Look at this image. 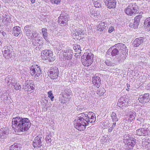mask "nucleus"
<instances>
[{"instance_id": "obj_1", "label": "nucleus", "mask_w": 150, "mask_h": 150, "mask_svg": "<svg viewBox=\"0 0 150 150\" xmlns=\"http://www.w3.org/2000/svg\"><path fill=\"white\" fill-rule=\"evenodd\" d=\"M96 120L95 114L92 112L82 113L78 115L75 120L74 125L80 131L85 130L89 123H94Z\"/></svg>"}, {"instance_id": "obj_2", "label": "nucleus", "mask_w": 150, "mask_h": 150, "mask_svg": "<svg viewBox=\"0 0 150 150\" xmlns=\"http://www.w3.org/2000/svg\"><path fill=\"white\" fill-rule=\"evenodd\" d=\"M31 123L30 120L27 118H23L21 121L20 124L17 128V132L27 131L31 126Z\"/></svg>"}, {"instance_id": "obj_3", "label": "nucleus", "mask_w": 150, "mask_h": 150, "mask_svg": "<svg viewBox=\"0 0 150 150\" xmlns=\"http://www.w3.org/2000/svg\"><path fill=\"white\" fill-rule=\"evenodd\" d=\"M128 135L125 134L124 136V142L125 147L128 149H132L136 143V139L132 137L128 136Z\"/></svg>"}, {"instance_id": "obj_4", "label": "nucleus", "mask_w": 150, "mask_h": 150, "mask_svg": "<svg viewBox=\"0 0 150 150\" xmlns=\"http://www.w3.org/2000/svg\"><path fill=\"white\" fill-rule=\"evenodd\" d=\"M93 55L91 53H84L82 56L81 60L83 64L87 67L90 65L93 62Z\"/></svg>"}, {"instance_id": "obj_5", "label": "nucleus", "mask_w": 150, "mask_h": 150, "mask_svg": "<svg viewBox=\"0 0 150 150\" xmlns=\"http://www.w3.org/2000/svg\"><path fill=\"white\" fill-rule=\"evenodd\" d=\"M34 26L31 25H27L24 28L23 33L29 39L34 38L36 32L33 33L34 30Z\"/></svg>"}, {"instance_id": "obj_6", "label": "nucleus", "mask_w": 150, "mask_h": 150, "mask_svg": "<svg viewBox=\"0 0 150 150\" xmlns=\"http://www.w3.org/2000/svg\"><path fill=\"white\" fill-rule=\"evenodd\" d=\"M139 8L135 4L129 5L125 9V12L128 15L132 16L139 12Z\"/></svg>"}, {"instance_id": "obj_7", "label": "nucleus", "mask_w": 150, "mask_h": 150, "mask_svg": "<svg viewBox=\"0 0 150 150\" xmlns=\"http://www.w3.org/2000/svg\"><path fill=\"white\" fill-rule=\"evenodd\" d=\"M59 70L56 67H51L49 70L50 77L52 79L54 80V81L58 82L60 79V77H58Z\"/></svg>"}, {"instance_id": "obj_8", "label": "nucleus", "mask_w": 150, "mask_h": 150, "mask_svg": "<svg viewBox=\"0 0 150 150\" xmlns=\"http://www.w3.org/2000/svg\"><path fill=\"white\" fill-rule=\"evenodd\" d=\"M30 74L32 76H35L36 77H39L42 75V71L40 67L38 65H33L30 68Z\"/></svg>"}, {"instance_id": "obj_9", "label": "nucleus", "mask_w": 150, "mask_h": 150, "mask_svg": "<svg viewBox=\"0 0 150 150\" xmlns=\"http://www.w3.org/2000/svg\"><path fill=\"white\" fill-rule=\"evenodd\" d=\"M130 101L128 96H124L121 97L118 100L117 105L120 108H123L127 106Z\"/></svg>"}, {"instance_id": "obj_10", "label": "nucleus", "mask_w": 150, "mask_h": 150, "mask_svg": "<svg viewBox=\"0 0 150 150\" xmlns=\"http://www.w3.org/2000/svg\"><path fill=\"white\" fill-rule=\"evenodd\" d=\"M31 39H32V45L36 50H39L43 49V46L41 42V41L40 39H38L36 37H34V38Z\"/></svg>"}, {"instance_id": "obj_11", "label": "nucleus", "mask_w": 150, "mask_h": 150, "mask_svg": "<svg viewBox=\"0 0 150 150\" xmlns=\"http://www.w3.org/2000/svg\"><path fill=\"white\" fill-rule=\"evenodd\" d=\"M40 135H38L35 138L33 143V146L34 148L38 149L42 146L44 139Z\"/></svg>"}, {"instance_id": "obj_12", "label": "nucleus", "mask_w": 150, "mask_h": 150, "mask_svg": "<svg viewBox=\"0 0 150 150\" xmlns=\"http://www.w3.org/2000/svg\"><path fill=\"white\" fill-rule=\"evenodd\" d=\"M23 118L21 117H17L12 119V126L16 132L17 130V128H18V126L20 124Z\"/></svg>"}, {"instance_id": "obj_13", "label": "nucleus", "mask_w": 150, "mask_h": 150, "mask_svg": "<svg viewBox=\"0 0 150 150\" xmlns=\"http://www.w3.org/2000/svg\"><path fill=\"white\" fill-rule=\"evenodd\" d=\"M69 20V17L66 14H61L58 18V23L59 24L65 25Z\"/></svg>"}, {"instance_id": "obj_14", "label": "nucleus", "mask_w": 150, "mask_h": 150, "mask_svg": "<svg viewBox=\"0 0 150 150\" xmlns=\"http://www.w3.org/2000/svg\"><path fill=\"white\" fill-rule=\"evenodd\" d=\"M119 53V52L117 48L116 47H114L113 48V47L109 49L106 52V56L107 57H110V54H111V56H115L116 55H117Z\"/></svg>"}, {"instance_id": "obj_15", "label": "nucleus", "mask_w": 150, "mask_h": 150, "mask_svg": "<svg viewBox=\"0 0 150 150\" xmlns=\"http://www.w3.org/2000/svg\"><path fill=\"white\" fill-rule=\"evenodd\" d=\"M138 100L141 103L145 104L150 101V96L149 93H145L140 96Z\"/></svg>"}, {"instance_id": "obj_16", "label": "nucleus", "mask_w": 150, "mask_h": 150, "mask_svg": "<svg viewBox=\"0 0 150 150\" xmlns=\"http://www.w3.org/2000/svg\"><path fill=\"white\" fill-rule=\"evenodd\" d=\"M116 47L118 49L119 52L122 53H127L128 50L127 49V47L125 45L121 43H118L113 46V48Z\"/></svg>"}, {"instance_id": "obj_17", "label": "nucleus", "mask_w": 150, "mask_h": 150, "mask_svg": "<svg viewBox=\"0 0 150 150\" xmlns=\"http://www.w3.org/2000/svg\"><path fill=\"white\" fill-rule=\"evenodd\" d=\"M136 116V113L133 110L130 111L127 114L125 117L126 120H128V122H132L135 118Z\"/></svg>"}, {"instance_id": "obj_18", "label": "nucleus", "mask_w": 150, "mask_h": 150, "mask_svg": "<svg viewBox=\"0 0 150 150\" xmlns=\"http://www.w3.org/2000/svg\"><path fill=\"white\" fill-rule=\"evenodd\" d=\"M145 38L143 37H139L136 38L133 42L132 44L134 46L138 47L142 44L145 40Z\"/></svg>"}, {"instance_id": "obj_19", "label": "nucleus", "mask_w": 150, "mask_h": 150, "mask_svg": "<svg viewBox=\"0 0 150 150\" xmlns=\"http://www.w3.org/2000/svg\"><path fill=\"white\" fill-rule=\"evenodd\" d=\"M5 17L4 16L3 17H4V20L5 19V21H4L3 20V18L0 17V25H1L4 24L5 25H8L9 23H10L11 21V18L9 16H6Z\"/></svg>"}, {"instance_id": "obj_20", "label": "nucleus", "mask_w": 150, "mask_h": 150, "mask_svg": "<svg viewBox=\"0 0 150 150\" xmlns=\"http://www.w3.org/2000/svg\"><path fill=\"white\" fill-rule=\"evenodd\" d=\"M21 28L18 26L14 27L12 30V34L15 36H18L21 32Z\"/></svg>"}, {"instance_id": "obj_21", "label": "nucleus", "mask_w": 150, "mask_h": 150, "mask_svg": "<svg viewBox=\"0 0 150 150\" xmlns=\"http://www.w3.org/2000/svg\"><path fill=\"white\" fill-rule=\"evenodd\" d=\"M101 79L99 76H96L92 78V82L97 88H99L101 85Z\"/></svg>"}, {"instance_id": "obj_22", "label": "nucleus", "mask_w": 150, "mask_h": 150, "mask_svg": "<svg viewBox=\"0 0 150 150\" xmlns=\"http://www.w3.org/2000/svg\"><path fill=\"white\" fill-rule=\"evenodd\" d=\"M52 52V51L49 50H45L42 51L41 53L42 58L45 60L46 58L49 56L50 53L51 54Z\"/></svg>"}, {"instance_id": "obj_23", "label": "nucleus", "mask_w": 150, "mask_h": 150, "mask_svg": "<svg viewBox=\"0 0 150 150\" xmlns=\"http://www.w3.org/2000/svg\"><path fill=\"white\" fill-rule=\"evenodd\" d=\"M5 48V50H4V56H6V54H7V55H8V54H10V51L11 50H12V47L10 45H8L5 46L4 47Z\"/></svg>"}, {"instance_id": "obj_24", "label": "nucleus", "mask_w": 150, "mask_h": 150, "mask_svg": "<svg viewBox=\"0 0 150 150\" xmlns=\"http://www.w3.org/2000/svg\"><path fill=\"white\" fill-rule=\"evenodd\" d=\"M33 83H27L26 85V87L25 88V90L29 91L34 89V86Z\"/></svg>"}, {"instance_id": "obj_25", "label": "nucleus", "mask_w": 150, "mask_h": 150, "mask_svg": "<svg viewBox=\"0 0 150 150\" xmlns=\"http://www.w3.org/2000/svg\"><path fill=\"white\" fill-rule=\"evenodd\" d=\"M58 50L63 54L64 57L66 56V55L67 54H71L72 53V50L70 49H63L62 50L60 49V50Z\"/></svg>"}, {"instance_id": "obj_26", "label": "nucleus", "mask_w": 150, "mask_h": 150, "mask_svg": "<svg viewBox=\"0 0 150 150\" xmlns=\"http://www.w3.org/2000/svg\"><path fill=\"white\" fill-rule=\"evenodd\" d=\"M84 33L83 30L80 29H78L76 30L75 33H74V35L75 36H80V37L81 38L83 37Z\"/></svg>"}, {"instance_id": "obj_27", "label": "nucleus", "mask_w": 150, "mask_h": 150, "mask_svg": "<svg viewBox=\"0 0 150 150\" xmlns=\"http://www.w3.org/2000/svg\"><path fill=\"white\" fill-rule=\"evenodd\" d=\"M47 29L43 28L42 29V34L43 35L44 39L46 41L47 40L48 33Z\"/></svg>"}, {"instance_id": "obj_28", "label": "nucleus", "mask_w": 150, "mask_h": 150, "mask_svg": "<svg viewBox=\"0 0 150 150\" xmlns=\"http://www.w3.org/2000/svg\"><path fill=\"white\" fill-rule=\"evenodd\" d=\"M144 26L150 30V17L146 18L144 22Z\"/></svg>"}, {"instance_id": "obj_29", "label": "nucleus", "mask_w": 150, "mask_h": 150, "mask_svg": "<svg viewBox=\"0 0 150 150\" xmlns=\"http://www.w3.org/2000/svg\"><path fill=\"white\" fill-rule=\"evenodd\" d=\"M55 57L53 55V52L50 54L49 56L46 58L45 60H47L49 62H53L55 59Z\"/></svg>"}, {"instance_id": "obj_30", "label": "nucleus", "mask_w": 150, "mask_h": 150, "mask_svg": "<svg viewBox=\"0 0 150 150\" xmlns=\"http://www.w3.org/2000/svg\"><path fill=\"white\" fill-rule=\"evenodd\" d=\"M144 125H142L143 128H140L136 130V134L139 136H143L144 134Z\"/></svg>"}, {"instance_id": "obj_31", "label": "nucleus", "mask_w": 150, "mask_h": 150, "mask_svg": "<svg viewBox=\"0 0 150 150\" xmlns=\"http://www.w3.org/2000/svg\"><path fill=\"white\" fill-rule=\"evenodd\" d=\"M81 47L80 45L75 44L73 46V49L76 52H78L79 53H81L82 51Z\"/></svg>"}, {"instance_id": "obj_32", "label": "nucleus", "mask_w": 150, "mask_h": 150, "mask_svg": "<svg viewBox=\"0 0 150 150\" xmlns=\"http://www.w3.org/2000/svg\"><path fill=\"white\" fill-rule=\"evenodd\" d=\"M142 144L143 145L145 146V147L146 148L149 147L150 146V141L148 139H145L142 141Z\"/></svg>"}, {"instance_id": "obj_33", "label": "nucleus", "mask_w": 150, "mask_h": 150, "mask_svg": "<svg viewBox=\"0 0 150 150\" xmlns=\"http://www.w3.org/2000/svg\"><path fill=\"white\" fill-rule=\"evenodd\" d=\"M145 127L144 126V134L143 136H148L150 135V128H147L146 129H145Z\"/></svg>"}, {"instance_id": "obj_34", "label": "nucleus", "mask_w": 150, "mask_h": 150, "mask_svg": "<svg viewBox=\"0 0 150 150\" xmlns=\"http://www.w3.org/2000/svg\"><path fill=\"white\" fill-rule=\"evenodd\" d=\"M139 23L134 21L133 23H131L129 24V27L135 29L138 28Z\"/></svg>"}, {"instance_id": "obj_35", "label": "nucleus", "mask_w": 150, "mask_h": 150, "mask_svg": "<svg viewBox=\"0 0 150 150\" xmlns=\"http://www.w3.org/2000/svg\"><path fill=\"white\" fill-rule=\"evenodd\" d=\"M111 117L113 122H116L118 120V119L117 117L116 114L114 112H112L111 115Z\"/></svg>"}, {"instance_id": "obj_36", "label": "nucleus", "mask_w": 150, "mask_h": 150, "mask_svg": "<svg viewBox=\"0 0 150 150\" xmlns=\"http://www.w3.org/2000/svg\"><path fill=\"white\" fill-rule=\"evenodd\" d=\"M94 5L96 8H100L101 7V1L100 0L94 1Z\"/></svg>"}, {"instance_id": "obj_37", "label": "nucleus", "mask_w": 150, "mask_h": 150, "mask_svg": "<svg viewBox=\"0 0 150 150\" xmlns=\"http://www.w3.org/2000/svg\"><path fill=\"white\" fill-rule=\"evenodd\" d=\"M18 145L17 143H15L11 146L10 150H18Z\"/></svg>"}, {"instance_id": "obj_38", "label": "nucleus", "mask_w": 150, "mask_h": 150, "mask_svg": "<svg viewBox=\"0 0 150 150\" xmlns=\"http://www.w3.org/2000/svg\"><path fill=\"white\" fill-rule=\"evenodd\" d=\"M127 54L122 53V54H121L118 57V60L122 61L125 59L126 57V54Z\"/></svg>"}, {"instance_id": "obj_39", "label": "nucleus", "mask_w": 150, "mask_h": 150, "mask_svg": "<svg viewBox=\"0 0 150 150\" xmlns=\"http://www.w3.org/2000/svg\"><path fill=\"white\" fill-rule=\"evenodd\" d=\"M8 134L6 132L4 133L1 132H0V138L2 140L6 138V136Z\"/></svg>"}, {"instance_id": "obj_40", "label": "nucleus", "mask_w": 150, "mask_h": 150, "mask_svg": "<svg viewBox=\"0 0 150 150\" xmlns=\"http://www.w3.org/2000/svg\"><path fill=\"white\" fill-rule=\"evenodd\" d=\"M97 94L100 96L103 95L104 94L103 89H99L97 91Z\"/></svg>"}, {"instance_id": "obj_41", "label": "nucleus", "mask_w": 150, "mask_h": 150, "mask_svg": "<svg viewBox=\"0 0 150 150\" xmlns=\"http://www.w3.org/2000/svg\"><path fill=\"white\" fill-rule=\"evenodd\" d=\"M142 18V15H139L136 16L134 18V21L139 23L140 19Z\"/></svg>"}, {"instance_id": "obj_42", "label": "nucleus", "mask_w": 150, "mask_h": 150, "mask_svg": "<svg viewBox=\"0 0 150 150\" xmlns=\"http://www.w3.org/2000/svg\"><path fill=\"white\" fill-rule=\"evenodd\" d=\"M51 135L50 134H49L45 137V140L48 143H50L51 142L52 139H51Z\"/></svg>"}, {"instance_id": "obj_43", "label": "nucleus", "mask_w": 150, "mask_h": 150, "mask_svg": "<svg viewBox=\"0 0 150 150\" xmlns=\"http://www.w3.org/2000/svg\"><path fill=\"white\" fill-rule=\"evenodd\" d=\"M48 97L51 99L52 101L53 100L54 96H53L52 91H50L48 92Z\"/></svg>"}, {"instance_id": "obj_44", "label": "nucleus", "mask_w": 150, "mask_h": 150, "mask_svg": "<svg viewBox=\"0 0 150 150\" xmlns=\"http://www.w3.org/2000/svg\"><path fill=\"white\" fill-rule=\"evenodd\" d=\"M116 123L115 122H114L112 123V125L110 127H109L108 129V132H111L113 129L115 127Z\"/></svg>"}, {"instance_id": "obj_45", "label": "nucleus", "mask_w": 150, "mask_h": 150, "mask_svg": "<svg viewBox=\"0 0 150 150\" xmlns=\"http://www.w3.org/2000/svg\"><path fill=\"white\" fill-rule=\"evenodd\" d=\"M15 89L16 90H20L21 89V87L20 85L18 83H16L15 85H14Z\"/></svg>"}, {"instance_id": "obj_46", "label": "nucleus", "mask_w": 150, "mask_h": 150, "mask_svg": "<svg viewBox=\"0 0 150 150\" xmlns=\"http://www.w3.org/2000/svg\"><path fill=\"white\" fill-rule=\"evenodd\" d=\"M90 15L91 17L93 16L94 17H95L96 16V14L95 13V11H93V10L91 9L90 10Z\"/></svg>"}, {"instance_id": "obj_47", "label": "nucleus", "mask_w": 150, "mask_h": 150, "mask_svg": "<svg viewBox=\"0 0 150 150\" xmlns=\"http://www.w3.org/2000/svg\"><path fill=\"white\" fill-rule=\"evenodd\" d=\"M104 25V23H101V24H100L99 25H98V28H99V29H100V31H103V30L104 29V28L103 27V26Z\"/></svg>"}, {"instance_id": "obj_48", "label": "nucleus", "mask_w": 150, "mask_h": 150, "mask_svg": "<svg viewBox=\"0 0 150 150\" xmlns=\"http://www.w3.org/2000/svg\"><path fill=\"white\" fill-rule=\"evenodd\" d=\"M72 54H68L66 55L65 59L68 60H71L72 58Z\"/></svg>"}, {"instance_id": "obj_49", "label": "nucleus", "mask_w": 150, "mask_h": 150, "mask_svg": "<svg viewBox=\"0 0 150 150\" xmlns=\"http://www.w3.org/2000/svg\"><path fill=\"white\" fill-rule=\"evenodd\" d=\"M50 1L52 4H58L61 2V0H51Z\"/></svg>"}, {"instance_id": "obj_50", "label": "nucleus", "mask_w": 150, "mask_h": 150, "mask_svg": "<svg viewBox=\"0 0 150 150\" xmlns=\"http://www.w3.org/2000/svg\"><path fill=\"white\" fill-rule=\"evenodd\" d=\"M105 64L108 66H111L113 64L111 62V61H109L108 60H106L105 61Z\"/></svg>"}, {"instance_id": "obj_51", "label": "nucleus", "mask_w": 150, "mask_h": 150, "mask_svg": "<svg viewBox=\"0 0 150 150\" xmlns=\"http://www.w3.org/2000/svg\"><path fill=\"white\" fill-rule=\"evenodd\" d=\"M75 8L76 9V11L79 12H81V10L80 6L78 4H76L75 5Z\"/></svg>"}, {"instance_id": "obj_52", "label": "nucleus", "mask_w": 150, "mask_h": 150, "mask_svg": "<svg viewBox=\"0 0 150 150\" xmlns=\"http://www.w3.org/2000/svg\"><path fill=\"white\" fill-rule=\"evenodd\" d=\"M0 132H1L3 133L6 132L8 134V130L7 128H3L1 129Z\"/></svg>"}, {"instance_id": "obj_53", "label": "nucleus", "mask_w": 150, "mask_h": 150, "mask_svg": "<svg viewBox=\"0 0 150 150\" xmlns=\"http://www.w3.org/2000/svg\"><path fill=\"white\" fill-rule=\"evenodd\" d=\"M76 109L78 111H82V110L84 109V107L82 105H78Z\"/></svg>"}, {"instance_id": "obj_54", "label": "nucleus", "mask_w": 150, "mask_h": 150, "mask_svg": "<svg viewBox=\"0 0 150 150\" xmlns=\"http://www.w3.org/2000/svg\"><path fill=\"white\" fill-rule=\"evenodd\" d=\"M73 63L71 61H69L68 62V64H67L65 66L66 67H71L72 66L73 64Z\"/></svg>"}, {"instance_id": "obj_55", "label": "nucleus", "mask_w": 150, "mask_h": 150, "mask_svg": "<svg viewBox=\"0 0 150 150\" xmlns=\"http://www.w3.org/2000/svg\"><path fill=\"white\" fill-rule=\"evenodd\" d=\"M114 30V28L112 26H111L108 29V32L110 33H112V31Z\"/></svg>"}, {"instance_id": "obj_56", "label": "nucleus", "mask_w": 150, "mask_h": 150, "mask_svg": "<svg viewBox=\"0 0 150 150\" xmlns=\"http://www.w3.org/2000/svg\"><path fill=\"white\" fill-rule=\"evenodd\" d=\"M0 33H1L4 36L6 35V33L3 30H0Z\"/></svg>"}, {"instance_id": "obj_57", "label": "nucleus", "mask_w": 150, "mask_h": 150, "mask_svg": "<svg viewBox=\"0 0 150 150\" xmlns=\"http://www.w3.org/2000/svg\"><path fill=\"white\" fill-rule=\"evenodd\" d=\"M106 140L105 138H103L101 140V142H102V144H103L104 142H106Z\"/></svg>"}, {"instance_id": "obj_58", "label": "nucleus", "mask_w": 150, "mask_h": 150, "mask_svg": "<svg viewBox=\"0 0 150 150\" xmlns=\"http://www.w3.org/2000/svg\"><path fill=\"white\" fill-rule=\"evenodd\" d=\"M12 0H2V1H3V2H5V3H9L10 1H11Z\"/></svg>"}, {"instance_id": "obj_59", "label": "nucleus", "mask_w": 150, "mask_h": 150, "mask_svg": "<svg viewBox=\"0 0 150 150\" xmlns=\"http://www.w3.org/2000/svg\"><path fill=\"white\" fill-rule=\"evenodd\" d=\"M35 0H31V2L32 3H34L35 2Z\"/></svg>"}, {"instance_id": "obj_60", "label": "nucleus", "mask_w": 150, "mask_h": 150, "mask_svg": "<svg viewBox=\"0 0 150 150\" xmlns=\"http://www.w3.org/2000/svg\"><path fill=\"white\" fill-rule=\"evenodd\" d=\"M2 42L1 41H0V45H2Z\"/></svg>"}, {"instance_id": "obj_61", "label": "nucleus", "mask_w": 150, "mask_h": 150, "mask_svg": "<svg viewBox=\"0 0 150 150\" xmlns=\"http://www.w3.org/2000/svg\"><path fill=\"white\" fill-rule=\"evenodd\" d=\"M108 150H115V149L112 148V149H108Z\"/></svg>"}, {"instance_id": "obj_62", "label": "nucleus", "mask_w": 150, "mask_h": 150, "mask_svg": "<svg viewBox=\"0 0 150 150\" xmlns=\"http://www.w3.org/2000/svg\"><path fill=\"white\" fill-rule=\"evenodd\" d=\"M127 87H130V86L129 85H128L127 84Z\"/></svg>"}, {"instance_id": "obj_63", "label": "nucleus", "mask_w": 150, "mask_h": 150, "mask_svg": "<svg viewBox=\"0 0 150 150\" xmlns=\"http://www.w3.org/2000/svg\"><path fill=\"white\" fill-rule=\"evenodd\" d=\"M129 88H128V89H127V91H129Z\"/></svg>"}, {"instance_id": "obj_64", "label": "nucleus", "mask_w": 150, "mask_h": 150, "mask_svg": "<svg viewBox=\"0 0 150 150\" xmlns=\"http://www.w3.org/2000/svg\"><path fill=\"white\" fill-rule=\"evenodd\" d=\"M148 86H149V87H150V84H149Z\"/></svg>"}]
</instances>
